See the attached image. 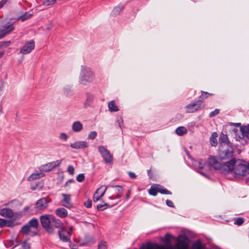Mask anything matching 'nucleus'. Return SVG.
Returning a JSON list of instances; mask_svg holds the SVG:
<instances>
[{"instance_id":"obj_4","label":"nucleus","mask_w":249,"mask_h":249,"mask_svg":"<svg viewBox=\"0 0 249 249\" xmlns=\"http://www.w3.org/2000/svg\"><path fill=\"white\" fill-rule=\"evenodd\" d=\"M98 151L106 163H110L113 160V156L108 149L104 146L100 145L98 147Z\"/></svg>"},{"instance_id":"obj_28","label":"nucleus","mask_w":249,"mask_h":249,"mask_svg":"<svg viewBox=\"0 0 249 249\" xmlns=\"http://www.w3.org/2000/svg\"><path fill=\"white\" fill-rule=\"evenodd\" d=\"M112 187H114V186H112ZM114 187L116 188V198H120L122 196V193H123V187L122 186L119 185H116L114 186Z\"/></svg>"},{"instance_id":"obj_62","label":"nucleus","mask_w":249,"mask_h":249,"mask_svg":"<svg viewBox=\"0 0 249 249\" xmlns=\"http://www.w3.org/2000/svg\"><path fill=\"white\" fill-rule=\"evenodd\" d=\"M142 249H152L149 246H147L146 248Z\"/></svg>"},{"instance_id":"obj_11","label":"nucleus","mask_w":249,"mask_h":249,"mask_svg":"<svg viewBox=\"0 0 249 249\" xmlns=\"http://www.w3.org/2000/svg\"><path fill=\"white\" fill-rule=\"evenodd\" d=\"M107 188V186L103 185L95 191L93 197V200L94 202H97L102 196H104Z\"/></svg>"},{"instance_id":"obj_18","label":"nucleus","mask_w":249,"mask_h":249,"mask_svg":"<svg viewBox=\"0 0 249 249\" xmlns=\"http://www.w3.org/2000/svg\"><path fill=\"white\" fill-rule=\"evenodd\" d=\"M56 214L61 218L66 217L68 215L67 211L64 208H59L55 210Z\"/></svg>"},{"instance_id":"obj_26","label":"nucleus","mask_w":249,"mask_h":249,"mask_svg":"<svg viewBox=\"0 0 249 249\" xmlns=\"http://www.w3.org/2000/svg\"><path fill=\"white\" fill-rule=\"evenodd\" d=\"M219 141L220 142L227 143L228 146H231V142L228 140V137L226 135L223 134H221L219 138Z\"/></svg>"},{"instance_id":"obj_27","label":"nucleus","mask_w":249,"mask_h":249,"mask_svg":"<svg viewBox=\"0 0 249 249\" xmlns=\"http://www.w3.org/2000/svg\"><path fill=\"white\" fill-rule=\"evenodd\" d=\"M240 130L243 135L249 139V125L241 127Z\"/></svg>"},{"instance_id":"obj_30","label":"nucleus","mask_w":249,"mask_h":249,"mask_svg":"<svg viewBox=\"0 0 249 249\" xmlns=\"http://www.w3.org/2000/svg\"><path fill=\"white\" fill-rule=\"evenodd\" d=\"M158 191L159 193H160L162 194H165V195H171L172 193L166 189V188H164L163 187L158 185Z\"/></svg>"},{"instance_id":"obj_61","label":"nucleus","mask_w":249,"mask_h":249,"mask_svg":"<svg viewBox=\"0 0 249 249\" xmlns=\"http://www.w3.org/2000/svg\"><path fill=\"white\" fill-rule=\"evenodd\" d=\"M246 183L249 185V177L246 179Z\"/></svg>"},{"instance_id":"obj_5","label":"nucleus","mask_w":249,"mask_h":249,"mask_svg":"<svg viewBox=\"0 0 249 249\" xmlns=\"http://www.w3.org/2000/svg\"><path fill=\"white\" fill-rule=\"evenodd\" d=\"M205 107V104L201 102V100H197L192 104L186 106V109L187 113H193L199 110L202 109Z\"/></svg>"},{"instance_id":"obj_37","label":"nucleus","mask_w":249,"mask_h":249,"mask_svg":"<svg viewBox=\"0 0 249 249\" xmlns=\"http://www.w3.org/2000/svg\"><path fill=\"white\" fill-rule=\"evenodd\" d=\"M22 249H31V244L24 241L21 243Z\"/></svg>"},{"instance_id":"obj_23","label":"nucleus","mask_w":249,"mask_h":249,"mask_svg":"<svg viewBox=\"0 0 249 249\" xmlns=\"http://www.w3.org/2000/svg\"><path fill=\"white\" fill-rule=\"evenodd\" d=\"M27 224L29 225L31 228H33L36 230L39 226L38 221L36 218H33L31 219Z\"/></svg>"},{"instance_id":"obj_49","label":"nucleus","mask_w":249,"mask_h":249,"mask_svg":"<svg viewBox=\"0 0 249 249\" xmlns=\"http://www.w3.org/2000/svg\"><path fill=\"white\" fill-rule=\"evenodd\" d=\"M3 48H5L9 46L11 44V41H6L1 42Z\"/></svg>"},{"instance_id":"obj_20","label":"nucleus","mask_w":249,"mask_h":249,"mask_svg":"<svg viewBox=\"0 0 249 249\" xmlns=\"http://www.w3.org/2000/svg\"><path fill=\"white\" fill-rule=\"evenodd\" d=\"M45 176V174L43 173L42 172L39 173H33L31 175H30L28 178V180L32 181L34 180H36L38 179L41 177H43Z\"/></svg>"},{"instance_id":"obj_35","label":"nucleus","mask_w":249,"mask_h":249,"mask_svg":"<svg viewBox=\"0 0 249 249\" xmlns=\"http://www.w3.org/2000/svg\"><path fill=\"white\" fill-rule=\"evenodd\" d=\"M56 1V0H42V4L45 6H50L54 4Z\"/></svg>"},{"instance_id":"obj_59","label":"nucleus","mask_w":249,"mask_h":249,"mask_svg":"<svg viewBox=\"0 0 249 249\" xmlns=\"http://www.w3.org/2000/svg\"><path fill=\"white\" fill-rule=\"evenodd\" d=\"M29 209V207H26L24 208L23 210L24 211L26 212L27 211H28Z\"/></svg>"},{"instance_id":"obj_38","label":"nucleus","mask_w":249,"mask_h":249,"mask_svg":"<svg viewBox=\"0 0 249 249\" xmlns=\"http://www.w3.org/2000/svg\"><path fill=\"white\" fill-rule=\"evenodd\" d=\"M244 218H242V217H238L237 218L235 221H234V224L238 225V226H241V225H242L243 224V223L244 222Z\"/></svg>"},{"instance_id":"obj_41","label":"nucleus","mask_w":249,"mask_h":249,"mask_svg":"<svg viewBox=\"0 0 249 249\" xmlns=\"http://www.w3.org/2000/svg\"><path fill=\"white\" fill-rule=\"evenodd\" d=\"M64 93L67 95L69 96L71 94V90L69 87H66L64 89Z\"/></svg>"},{"instance_id":"obj_36","label":"nucleus","mask_w":249,"mask_h":249,"mask_svg":"<svg viewBox=\"0 0 249 249\" xmlns=\"http://www.w3.org/2000/svg\"><path fill=\"white\" fill-rule=\"evenodd\" d=\"M32 16V14H29L27 12L25 13L24 14L22 15L19 18V19L21 20L22 21H24L29 18H30Z\"/></svg>"},{"instance_id":"obj_42","label":"nucleus","mask_w":249,"mask_h":249,"mask_svg":"<svg viewBox=\"0 0 249 249\" xmlns=\"http://www.w3.org/2000/svg\"><path fill=\"white\" fill-rule=\"evenodd\" d=\"M85 179V175L84 174H80L76 177L77 181L81 182L84 181Z\"/></svg>"},{"instance_id":"obj_14","label":"nucleus","mask_w":249,"mask_h":249,"mask_svg":"<svg viewBox=\"0 0 249 249\" xmlns=\"http://www.w3.org/2000/svg\"><path fill=\"white\" fill-rule=\"evenodd\" d=\"M88 143L86 141H78L74 143H71L70 146L72 148L74 149H80L87 147Z\"/></svg>"},{"instance_id":"obj_55","label":"nucleus","mask_w":249,"mask_h":249,"mask_svg":"<svg viewBox=\"0 0 249 249\" xmlns=\"http://www.w3.org/2000/svg\"><path fill=\"white\" fill-rule=\"evenodd\" d=\"M130 195V191L129 190H128L126 195V199H128L129 198Z\"/></svg>"},{"instance_id":"obj_39","label":"nucleus","mask_w":249,"mask_h":249,"mask_svg":"<svg viewBox=\"0 0 249 249\" xmlns=\"http://www.w3.org/2000/svg\"><path fill=\"white\" fill-rule=\"evenodd\" d=\"M193 249H202V244L200 242H196L193 245Z\"/></svg>"},{"instance_id":"obj_43","label":"nucleus","mask_w":249,"mask_h":249,"mask_svg":"<svg viewBox=\"0 0 249 249\" xmlns=\"http://www.w3.org/2000/svg\"><path fill=\"white\" fill-rule=\"evenodd\" d=\"M98 249H107V242H101L98 245Z\"/></svg>"},{"instance_id":"obj_46","label":"nucleus","mask_w":249,"mask_h":249,"mask_svg":"<svg viewBox=\"0 0 249 249\" xmlns=\"http://www.w3.org/2000/svg\"><path fill=\"white\" fill-rule=\"evenodd\" d=\"M67 172L70 174V175H73L74 173V167L71 165H69L68 167L67 168Z\"/></svg>"},{"instance_id":"obj_25","label":"nucleus","mask_w":249,"mask_h":249,"mask_svg":"<svg viewBox=\"0 0 249 249\" xmlns=\"http://www.w3.org/2000/svg\"><path fill=\"white\" fill-rule=\"evenodd\" d=\"M217 134L216 132H213L212 134L211 137H210V142L213 146H215L217 144V141L216 138L217 137Z\"/></svg>"},{"instance_id":"obj_56","label":"nucleus","mask_w":249,"mask_h":249,"mask_svg":"<svg viewBox=\"0 0 249 249\" xmlns=\"http://www.w3.org/2000/svg\"><path fill=\"white\" fill-rule=\"evenodd\" d=\"M104 205H105V206L106 207V209L107 207H111L113 206V205H109L108 203H105V204H104Z\"/></svg>"},{"instance_id":"obj_13","label":"nucleus","mask_w":249,"mask_h":249,"mask_svg":"<svg viewBox=\"0 0 249 249\" xmlns=\"http://www.w3.org/2000/svg\"><path fill=\"white\" fill-rule=\"evenodd\" d=\"M0 215L3 217L12 218L14 216L13 211L9 208H3L0 210Z\"/></svg>"},{"instance_id":"obj_52","label":"nucleus","mask_w":249,"mask_h":249,"mask_svg":"<svg viewBox=\"0 0 249 249\" xmlns=\"http://www.w3.org/2000/svg\"><path fill=\"white\" fill-rule=\"evenodd\" d=\"M128 175L132 178H135L137 177L134 173L131 172H128Z\"/></svg>"},{"instance_id":"obj_44","label":"nucleus","mask_w":249,"mask_h":249,"mask_svg":"<svg viewBox=\"0 0 249 249\" xmlns=\"http://www.w3.org/2000/svg\"><path fill=\"white\" fill-rule=\"evenodd\" d=\"M219 113V110L218 109H215L214 110L212 111L209 114V117L212 118Z\"/></svg>"},{"instance_id":"obj_8","label":"nucleus","mask_w":249,"mask_h":249,"mask_svg":"<svg viewBox=\"0 0 249 249\" xmlns=\"http://www.w3.org/2000/svg\"><path fill=\"white\" fill-rule=\"evenodd\" d=\"M51 201V199L48 197H42L36 201L35 208L37 211L42 210L47 208L48 203Z\"/></svg>"},{"instance_id":"obj_31","label":"nucleus","mask_w":249,"mask_h":249,"mask_svg":"<svg viewBox=\"0 0 249 249\" xmlns=\"http://www.w3.org/2000/svg\"><path fill=\"white\" fill-rule=\"evenodd\" d=\"M212 93H210L208 92L201 91V95L199 97L198 100H201V102H203V100L206 99L209 96L212 95Z\"/></svg>"},{"instance_id":"obj_24","label":"nucleus","mask_w":249,"mask_h":249,"mask_svg":"<svg viewBox=\"0 0 249 249\" xmlns=\"http://www.w3.org/2000/svg\"><path fill=\"white\" fill-rule=\"evenodd\" d=\"M178 244H180L179 249H187L188 245L187 243V238L184 237L183 239L178 240Z\"/></svg>"},{"instance_id":"obj_47","label":"nucleus","mask_w":249,"mask_h":249,"mask_svg":"<svg viewBox=\"0 0 249 249\" xmlns=\"http://www.w3.org/2000/svg\"><path fill=\"white\" fill-rule=\"evenodd\" d=\"M9 0H1L0 1V9H1L6 4L10 3Z\"/></svg>"},{"instance_id":"obj_33","label":"nucleus","mask_w":249,"mask_h":249,"mask_svg":"<svg viewBox=\"0 0 249 249\" xmlns=\"http://www.w3.org/2000/svg\"><path fill=\"white\" fill-rule=\"evenodd\" d=\"M31 230V227L27 224L24 225L21 230V231L25 235H28Z\"/></svg>"},{"instance_id":"obj_3","label":"nucleus","mask_w":249,"mask_h":249,"mask_svg":"<svg viewBox=\"0 0 249 249\" xmlns=\"http://www.w3.org/2000/svg\"><path fill=\"white\" fill-rule=\"evenodd\" d=\"M94 78V74L90 68L82 66L79 78V82L82 85L91 83Z\"/></svg>"},{"instance_id":"obj_10","label":"nucleus","mask_w":249,"mask_h":249,"mask_svg":"<svg viewBox=\"0 0 249 249\" xmlns=\"http://www.w3.org/2000/svg\"><path fill=\"white\" fill-rule=\"evenodd\" d=\"M61 229V230L58 231V234L60 239L63 242L69 241L70 239V237L71 234V231L73 228L71 227L70 228V231H68L65 229Z\"/></svg>"},{"instance_id":"obj_57","label":"nucleus","mask_w":249,"mask_h":249,"mask_svg":"<svg viewBox=\"0 0 249 249\" xmlns=\"http://www.w3.org/2000/svg\"><path fill=\"white\" fill-rule=\"evenodd\" d=\"M116 196H110L109 197V199H116Z\"/></svg>"},{"instance_id":"obj_22","label":"nucleus","mask_w":249,"mask_h":249,"mask_svg":"<svg viewBox=\"0 0 249 249\" xmlns=\"http://www.w3.org/2000/svg\"><path fill=\"white\" fill-rule=\"evenodd\" d=\"M108 107L111 112H116L119 110V108L114 100H112L108 103Z\"/></svg>"},{"instance_id":"obj_7","label":"nucleus","mask_w":249,"mask_h":249,"mask_svg":"<svg viewBox=\"0 0 249 249\" xmlns=\"http://www.w3.org/2000/svg\"><path fill=\"white\" fill-rule=\"evenodd\" d=\"M35 42L34 40H30L26 42L25 45L20 49V53L26 54L30 53L35 49Z\"/></svg>"},{"instance_id":"obj_53","label":"nucleus","mask_w":249,"mask_h":249,"mask_svg":"<svg viewBox=\"0 0 249 249\" xmlns=\"http://www.w3.org/2000/svg\"><path fill=\"white\" fill-rule=\"evenodd\" d=\"M39 183H36L35 185H32L31 187V189L32 190H36L38 188V185Z\"/></svg>"},{"instance_id":"obj_48","label":"nucleus","mask_w":249,"mask_h":249,"mask_svg":"<svg viewBox=\"0 0 249 249\" xmlns=\"http://www.w3.org/2000/svg\"><path fill=\"white\" fill-rule=\"evenodd\" d=\"M84 205L88 208H91L92 206V201L89 199L86 202H84Z\"/></svg>"},{"instance_id":"obj_40","label":"nucleus","mask_w":249,"mask_h":249,"mask_svg":"<svg viewBox=\"0 0 249 249\" xmlns=\"http://www.w3.org/2000/svg\"><path fill=\"white\" fill-rule=\"evenodd\" d=\"M97 135V134L96 131H91L89 133V134L88 135V139L90 140H93L96 138Z\"/></svg>"},{"instance_id":"obj_34","label":"nucleus","mask_w":249,"mask_h":249,"mask_svg":"<svg viewBox=\"0 0 249 249\" xmlns=\"http://www.w3.org/2000/svg\"><path fill=\"white\" fill-rule=\"evenodd\" d=\"M158 185L155 187L151 186V188L149 189L148 193L150 195L153 196H156L157 195L158 193Z\"/></svg>"},{"instance_id":"obj_17","label":"nucleus","mask_w":249,"mask_h":249,"mask_svg":"<svg viewBox=\"0 0 249 249\" xmlns=\"http://www.w3.org/2000/svg\"><path fill=\"white\" fill-rule=\"evenodd\" d=\"M83 124L80 121L74 122L72 125V129L75 132H79L83 129Z\"/></svg>"},{"instance_id":"obj_58","label":"nucleus","mask_w":249,"mask_h":249,"mask_svg":"<svg viewBox=\"0 0 249 249\" xmlns=\"http://www.w3.org/2000/svg\"><path fill=\"white\" fill-rule=\"evenodd\" d=\"M4 54V52H0V58L3 56Z\"/></svg>"},{"instance_id":"obj_2","label":"nucleus","mask_w":249,"mask_h":249,"mask_svg":"<svg viewBox=\"0 0 249 249\" xmlns=\"http://www.w3.org/2000/svg\"><path fill=\"white\" fill-rule=\"evenodd\" d=\"M40 221L42 228L50 234L54 232L55 228H61L63 223L51 214H45L40 216Z\"/></svg>"},{"instance_id":"obj_45","label":"nucleus","mask_w":249,"mask_h":249,"mask_svg":"<svg viewBox=\"0 0 249 249\" xmlns=\"http://www.w3.org/2000/svg\"><path fill=\"white\" fill-rule=\"evenodd\" d=\"M68 138V135L65 133H61L59 136V139L61 140L66 141Z\"/></svg>"},{"instance_id":"obj_19","label":"nucleus","mask_w":249,"mask_h":249,"mask_svg":"<svg viewBox=\"0 0 249 249\" xmlns=\"http://www.w3.org/2000/svg\"><path fill=\"white\" fill-rule=\"evenodd\" d=\"M5 226L11 227L13 226V221L10 220H6L0 218V228H3Z\"/></svg>"},{"instance_id":"obj_60","label":"nucleus","mask_w":249,"mask_h":249,"mask_svg":"<svg viewBox=\"0 0 249 249\" xmlns=\"http://www.w3.org/2000/svg\"><path fill=\"white\" fill-rule=\"evenodd\" d=\"M68 181L70 183L73 182L74 181V180L73 179H69V180H68Z\"/></svg>"},{"instance_id":"obj_1","label":"nucleus","mask_w":249,"mask_h":249,"mask_svg":"<svg viewBox=\"0 0 249 249\" xmlns=\"http://www.w3.org/2000/svg\"><path fill=\"white\" fill-rule=\"evenodd\" d=\"M209 164L225 175L233 173L236 176H245L249 174V163L237 161L235 159L226 162H220L216 158H211Z\"/></svg>"},{"instance_id":"obj_32","label":"nucleus","mask_w":249,"mask_h":249,"mask_svg":"<svg viewBox=\"0 0 249 249\" xmlns=\"http://www.w3.org/2000/svg\"><path fill=\"white\" fill-rule=\"evenodd\" d=\"M124 7L122 5H119L114 8L112 11V14L113 16H117L119 14L120 12L123 9Z\"/></svg>"},{"instance_id":"obj_63","label":"nucleus","mask_w":249,"mask_h":249,"mask_svg":"<svg viewBox=\"0 0 249 249\" xmlns=\"http://www.w3.org/2000/svg\"><path fill=\"white\" fill-rule=\"evenodd\" d=\"M3 48L2 47V44H1V42H0V49Z\"/></svg>"},{"instance_id":"obj_16","label":"nucleus","mask_w":249,"mask_h":249,"mask_svg":"<svg viewBox=\"0 0 249 249\" xmlns=\"http://www.w3.org/2000/svg\"><path fill=\"white\" fill-rule=\"evenodd\" d=\"M211 158H214V157H210L208 159V160L207 162H206L203 160L199 159L198 160V167L200 169H202L205 168L206 167H208L209 168H213L215 169L212 166L209 164V160Z\"/></svg>"},{"instance_id":"obj_50","label":"nucleus","mask_w":249,"mask_h":249,"mask_svg":"<svg viewBox=\"0 0 249 249\" xmlns=\"http://www.w3.org/2000/svg\"><path fill=\"white\" fill-rule=\"evenodd\" d=\"M97 209L98 210V211H103L105 209H106V207L105 206V205L103 204V205H97Z\"/></svg>"},{"instance_id":"obj_15","label":"nucleus","mask_w":249,"mask_h":249,"mask_svg":"<svg viewBox=\"0 0 249 249\" xmlns=\"http://www.w3.org/2000/svg\"><path fill=\"white\" fill-rule=\"evenodd\" d=\"M62 196H63V199L62 201L63 206L67 208H70L71 206V195L63 194Z\"/></svg>"},{"instance_id":"obj_21","label":"nucleus","mask_w":249,"mask_h":249,"mask_svg":"<svg viewBox=\"0 0 249 249\" xmlns=\"http://www.w3.org/2000/svg\"><path fill=\"white\" fill-rule=\"evenodd\" d=\"M94 99V96L90 93L87 94V98L85 102L84 103L85 107H87L89 106L92 103Z\"/></svg>"},{"instance_id":"obj_9","label":"nucleus","mask_w":249,"mask_h":249,"mask_svg":"<svg viewBox=\"0 0 249 249\" xmlns=\"http://www.w3.org/2000/svg\"><path fill=\"white\" fill-rule=\"evenodd\" d=\"M14 30V27L13 24L8 23L3 25L0 28V39L3 38Z\"/></svg>"},{"instance_id":"obj_54","label":"nucleus","mask_w":249,"mask_h":249,"mask_svg":"<svg viewBox=\"0 0 249 249\" xmlns=\"http://www.w3.org/2000/svg\"><path fill=\"white\" fill-rule=\"evenodd\" d=\"M78 246L76 244H70V247L72 249H77Z\"/></svg>"},{"instance_id":"obj_12","label":"nucleus","mask_w":249,"mask_h":249,"mask_svg":"<svg viewBox=\"0 0 249 249\" xmlns=\"http://www.w3.org/2000/svg\"><path fill=\"white\" fill-rule=\"evenodd\" d=\"M229 147L223 151L221 154V158L223 159H228L231 158L233 156V148L231 146H229Z\"/></svg>"},{"instance_id":"obj_51","label":"nucleus","mask_w":249,"mask_h":249,"mask_svg":"<svg viewBox=\"0 0 249 249\" xmlns=\"http://www.w3.org/2000/svg\"><path fill=\"white\" fill-rule=\"evenodd\" d=\"M166 204H167V206H168L170 207H171V208H174L175 207L174 203L170 200H168V199L166 200Z\"/></svg>"},{"instance_id":"obj_6","label":"nucleus","mask_w":249,"mask_h":249,"mask_svg":"<svg viewBox=\"0 0 249 249\" xmlns=\"http://www.w3.org/2000/svg\"><path fill=\"white\" fill-rule=\"evenodd\" d=\"M62 161V160H60L43 164L39 167V169L41 172H47L51 171L52 169L59 166L61 163Z\"/></svg>"},{"instance_id":"obj_29","label":"nucleus","mask_w":249,"mask_h":249,"mask_svg":"<svg viewBox=\"0 0 249 249\" xmlns=\"http://www.w3.org/2000/svg\"><path fill=\"white\" fill-rule=\"evenodd\" d=\"M187 132V129L184 126H179L176 129V133L179 136L183 135L186 134Z\"/></svg>"},{"instance_id":"obj_64","label":"nucleus","mask_w":249,"mask_h":249,"mask_svg":"<svg viewBox=\"0 0 249 249\" xmlns=\"http://www.w3.org/2000/svg\"><path fill=\"white\" fill-rule=\"evenodd\" d=\"M199 173H200L201 174H202V175L204 176H206V175H205V174L203 172H199Z\"/></svg>"}]
</instances>
